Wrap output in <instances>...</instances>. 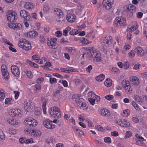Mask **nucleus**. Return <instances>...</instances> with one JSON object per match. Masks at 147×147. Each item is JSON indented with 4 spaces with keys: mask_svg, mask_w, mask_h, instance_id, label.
<instances>
[{
    "mask_svg": "<svg viewBox=\"0 0 147 147\" xmlns=\"http://www.w3.org/2000/svg\"><path fill=\"white\" fill-rule=\"evenodd\" d=\"M84 49L88 51L87 53L88 56L93 58L94 61L98 62L100 61L101 59V55L99 51L97 50L93 47L90 49L86 48Z\"/></svg>",
    "mask_w": 147,
    "mask_h": 147,
    "instance_id": "obj_1",
    "label": "nucleus"
},
{
    "mask_svg": "<svg viewBox=\"0 0 147 147\" xmlns=\"http://www.w3.org/2000/svg\"><path fill=\"white\" fill-rule=\"evenodd\" d=\"M18 45L20 48L25 50H29L32 48L30 42L25 39H20L18 41Z\"/></svg>",
    "mask_w": 147,
    "mask_h": 147,
    "instance_id": "obj_2",
    "label": "nucleus"
},
{
    "mask_svg": "<svg viewBox=\"0 0 147 147\" xmlns=\"http://www.w3.org/2000/svg\"><path fill=\"white\" fill-rule=\"evenodd\" d=\"M126 24V18L122 17H118L116 18L114 21L115 26L119 28L124 26Z\"/></svg>",
    "mask_w": 147,
    "mask_h": 147,
    "instance_id": "obj_3",
    "label": "nucleus"
},
{
    "mask_svg": "<svg viewBox=\"0 0 147 147\" xmlns=\"http://www.w3.org/2000/svg\"><path fill=\"white\" fill-rule=\"evenodd\" d=\"M57 41V39L56 38H48L47 39V44L50 48L53 49H56L58 47Z\"/></svg>",
    "mask_w": 147,
    "mask_h": 147,
    "instance_id": "obj_4",
    "label": "nucleus"
},
{
    "mask_svg": "<svg viewBox=\"0 0 147 147\" xmlns=\"http://www.w3.org/2000/svg\"><path fill=\"white\" fill-rule=\"evenodd\" d=\"M61 111L58 107H52L50 109V115L55 118H59L61 117Z\"/></svg>",
    "mask_w": 147,
    "mask_h": 147,
    "instance_id": "obj_5",
    "label": "nucleus"
},
{
    "mask_svg": "<svg viewBox=\"0 0 147 147\" xmlns=\"http://www.w3.org/2000/svg\"><path fill=\"white\" fill-rule=\"evenodd\" d=\"M7 19L8 21L10 22H14L16 21L17 18V13L14 11L9 10L7 14Z\"/></svg>",
    "mask_w": 147,
    "mask_h": 147,
    "instance_id": "obj_6",
    "label": "nucleus"
},
{
    "mask_svg": "<svg viewBox=\"0 0 147 147\" xmlns=\"http://www.w3.org/2000/svg\"><path fill=\"white\" fill-rule=\"evenodd\" d=\"M116 123L118 125L125 127H128L130 126V123L126 119H119L115 121Z\"/></svg>",
    "mask_w": 147,
    "mask_h": 147,
    "instance_id": "obj_7",
    "label": "nucleus"
},
{
    "mask_svg": "<svg viewBox=\"0 0 147 147\" xmlns=\"http://www.w3.org/2000/svg\"><path fill=\"white\" fill-rule=\"evenodd\" d=\"M121 84L123 87L127 92L129 94L131 93V88L128 80H123Z\"/></svg>",
    "mask_w": 147,
    "mask_h": 147,
    "instance_id": "obj_8",
    "label": "nucleus"
},
{
    "mask_svg": "<svg viewBox=\"0 0 147 147\" xmlns=\"http://www.w3.org/2000/svg\"><path fill=\"white\" fill-rule=\"evenodd\" d=\"M24 122L26 125H28L30 127L36 126L38 124L36 121L32 118H26Z\"/></svg>",
    "mask_w": 147,
    "mask_h": 147,
    "instance_id": "obj_9",
    "label": "nucleus"
},
{
    "mask_svg": "<svg viewBox=\"0 0 147 147\" xmlns=\"http://www.w3.org/2000/svg\"><path fill=\"white\" fill-rule=\"evenodd\" d=\"M113 3V0H103L102 4L104 8L109 10L112 8Z\"/></svg>",
    "mask_w": 147,
    "mask_h": 147,
    "instance_id": "obj_10",
    "label": "nucleus"
},
{
    "mask_svg": "<svg viewBox=\"0 0 147 147\" xmlns=\"http://www.w3.org/2000/svg\"><path fill=\"white\" fill-rule=\"evenodd\" d=\"M43 123L45 126L47 128L52 129L55 127V125L53 123L52 121L48 119H47L43 121Z\"/></svg>",
    "mask_w": 147,
    "mask_h": 147,
    "instance_id": "obj_11",
    "label": "nucleus"
},
{
    "mask_svg": "<svg viewBox=\"0 0 147 147\" xmlns=\"http://www.w3.org/2000/svg\"><path fill=\"white\" fill-rule=\"evenodd\" d=\"M8 26L9 28H13L16 30H20L22 28V25L19 23H8Z\"/></svg>",
    "mask_w": 147,
    "mask_h": 147,
    "instance_id": "obj_12",
    "label": "nucleus"
},
{
    "mask_svg": "<svg viewBox=\"0 0 147 147\" xmlns=\"http://www.w3.org/2000/svg\"><path fill=\"white\" fill-rule=\"evenodd\" d=\"M102 42L109 45L113 42L112 38L110 35H107L105 37H102L101 38Z\"/></svg>",
    "mask_w": 147,
    "mask_h": 147,
    "instance_id": "obj_13",
    "label": "nucleus"
},
{
    "mask_svg": "<svg viewBox=\"0 0 147 147\" xmlns=\"http://www.w3.org/2000/svg\"><path fill=\"white\" fill-rule=\"evenodd\" d=\"M1 71L3 76L5 80L7 79V77L9 75V73L7 70V67L5 65H3L1 66Z\"/></svg>",
    "mask_w": 147,
    "mask_h": 147,
    "instance_id": "obj_14",
    "label": "nucleus"
},
{
    "mask_svg": "<svg viewBox=\"0 0 147 147\" xmlns=\"http://www.w3.org/2000/svg\"><path fill=\"white\" fill-rule=\"evenodd\" d=\"M11 114L12 116L20 117L21 116V111L19 109H13L10 110Z\"/></svg>",
    "mask_w": 147,
    "mask_h": 147,
    "instance_id": "obj_15",
    "label": "nucleus"
},
{
    "mask_svg": "<svg viewBox=\"0 0 147 147\" xmlns=\"http://www.w3.org/2000/svg\"><path fill=\"white\" fill-rule=\"evenodd\" d=\"M136 53L138 56L142 57L147 54V51L145 52L144 51L142 47H137L136 48Z\"/></svg>",
    "mask_w": 147,
    "mask_h": 147,
    "instance_id": "obj_16",
    "label": "nucleus"
},
{
    "mask_svg": "<svg viewBox=\"0 0 147 147\" xmlns=\"http://www.w3.org/2000/svg\"><path fill=\"white\" fill-rule=\"evenodd\" d=\"M20 15L21 17L24 18L27 21H29L31 18L29 15V13L26 11L22 10L20 11Z\"/></svg>",
    "mask_w": 147,
    "mask_h": 147,
    "instance_id": "obj_17",
    "label": "nucleus"
},
{
    "mask_svg": "<svg viewBox=\"0 0 147 147\" xmlns=\"http://www.w3.org/2000/svg\"><path fill=\"white\" fill-rule=\"evenodd\" d=\"M24 109L27 112L29 111L31 109L32 105V103L29 100H26L24 102Z\"/></svg>",
    "mask_w": 147,
    "mask_h": 147,
    "instance_id": "obj_18",
    "label": "nucleus"
},
{
    "mask_svg": "<svg viewBox=\"0 0 147 147\" xmlns=\"http://www.w3.org/2000/svg\"><path fill=\"white\" fill-rule=\"evenodd\" d=\"M11 70L12 74L15 76H19L20 72L19 68L16 66L13 65L11 67Z\"/></svg>",
    "mask_w": 147,
    "mask_h": 147,
    "instance_id": "obj_19",
    "label": "nucleus"
},
{
    "mask_svg": "<svg viewBox=\"0 0 147 147\" xmlns=\"http://www.w3.org/2000/svg\"><path fill=\"white\" fill-rule=\"evenodd\" d=\"M124 8L126 11L132 13L133 11L135 10L136 8L133 5L130 4L125 6Z\"/></svg>",
    "mask_w": 147,
    "mask_h": 147,
    "instance_id": "obj_20",
    "label": "nucleus"
},
{
    "mask_svg": "<svg viewBox=\"0 0 147 147\" xmlns=\"http://www.w3.org/2000/svg\"><path fill=\"white\" fill-rule=\"evenodd\" d=\"M100 113L102 116L106 117H109L111 115L110 111L106 109H101L100 111Z\"/></svg>",
    "mask_w": 147,
    "mask_h": 147,
    "instance_id": "obj_21",
    "label": "nucleus"
},
{
    "mask_svg": "<svg viewBox=\"0 0 147 147\" xmlns=\"http://www.w3.org/2000/svg\"><path fill=\"white\" fill-rule=\"evenodd\" d=\"M60 70L61 72L68 73H71L72 72H75L78 71L76 69L73 67H71L70 68H61Z\"/></svg>",
    "mask_w": 147,
    "mask_h": 147,
    "instance_id": "obj_22",
    "label": "nucleus"
},
{
    "mask_svg": "<svg viewBox=\"0 0 147 147\" xmlns=\"http://www.w3.org/2000/svg\"><path fill=\"white\" fill-rule=\"evenodd\" d=\"M66 19L68 22H73L76 19V16L74 14L68 13L66 16Z\"/></svg>",
    "mask_w": 147,
    "mask_h": 147,
    "instance_id": "obj_23",
    "label": "nucleus"
},
{
    "mask_svg": "<svg viewBox=\"0 0 147 147\" xmlns=\"http://www.w3.org/2000/svg\"><path fill=\"white\" fill-rule=\"evenodd\" d=\"M55 142V140L53 138L50 137L48 138L45 140V144L47 147L51 146Z\"/></svg>",
    "mask_w": 147,
    "mask_h": 147,
    "instance_id": "obj_24",
    "label": "nucleus"
},
{
    "mask_svg": "<svg viewBox=\"0 0 147 147\" xmlns=\"http://www.w3.org/2000/svg\"><path fill=\"white\" fill-rule=\"evenodd\" d=\"M41 134V133L40 131L32 129L31 130L30 133V135L33 137H39Z\"/></svg>",
    "mask_w": 147,
    "mask_h": 147,
    "instance_id": "obj_25",
    "label": "nucleus"
},
{
    "mask_svg": "<svg viewBox=\"0 0 147 147\" xmlns=\"http://www.w3.org/2000/svg\"><path fill=\"white\" fill-rule=\"evenodd\" d=\"M77 105L81 109L85 111L87 110L88 108V106L86 103L80 101H78Z\"/></svg>",
    "mask_w": 147,
    "mask_h": 147,
    "instance_id": "obj_26",
    "label": "nucleus"
},
{
    "mask_svg": "<svg viewBox=\"0 0 147 147\" xmlns=\"http://www.w3.org/2000/svg\"><path fill=\"white\" fill-rule=\"evenodd\" d=\"M38 34V32L35 31H32L27 33V37L29 38H34Z\"/></svg>",
    "mask_w": 147,
    "mask_h": 147,
    "instance_id": "obj_27",
    "label": "nucleus"
},
{
    "mask_svg": "<svg viewBox=\"0 0 147 147\" xmlns=\"http://www.w3.org/2000/svg\"><path fill=\"white\" fill-rule=\"evenodd\" d=\"M135 136L138 139V140L136 142V144L139 145H141L143 143V142L144 140V138L141 136L138 135L137 134H136Z\"/></svg>",
    "mask_w": 147,
    "mask_h": 147,
    "instance_id": "obj_28",
    "label": "nucleus"
},
{
    "mask_svg": "<svg viewBox=\"0 0 147 147\" xmlns=\"http://www.w3.org/2000/svg\"><path fill=\"white\" fill-rule=\"evenodd\" d=\"M130 81L132 84L138 85L140 82L139 79L136 76H132L130 78Z\"/></svg>",
    "mask_w": 147,
    "mask_h": 147,
    "instance_id": "obj_29",
    "label": "nucleus"
},
{
    "mask_svg": "<svg viewBox=\"0 0 147 147\" xmlns=\"http://www.w3.org/2000/svg\"><path fill=\"white\" fill-rule=\"evenodd\" d=\"M54 11L55 13L56 14L59 18H61L63 17V12L61 9L56 8Z\"/></svg>",
    "mask_w": 147,
    "mask_h": 147,
    "instance_id": "obj_30",
    "label": "nucleus"
},
{
    "mask_svg": "<svg viewBox=\"0 0 147 147\" xmlns=\"http://www.w3.org/2000/svg\"><path fill=\"white\" fill-rule=\"evenodd\" d=\"M138 27V24L137 23H135L131 27L128 28L127 31L129 32H133L137 29Z\"/></svg>",
    "mask_w": 147,
    "mask_h": 147,
    "instance_id": "obj_31",
    "label": "nucleus"
},
{
    "mask_svg": "<svg viewBox=\"0 0 147 147\" xmlns=\"http://www.w3.org/2000/svg\"><path fill=\"white\" fill-rule=\"evenodd\" d=\"M7 121L9 123L13 125H17L18 123V121L13 118L8 119Z\"/></svg>",
    "mask_w": 147,
    "mask_h": 147,
    "instance_id": "obj_32",
    "label": "nucleus"
},
{
    "mask_svg": "<svg viewBox=\"0 0 147 147\" xmlns=\"http://www.w3.org/2000/svg\"><path fill=\"white\" fill-rule=\"evenodd\" d=\"M5 95V93L4 90H0V101L2 102L3 101Z\"/></svg>",
    "mask_w": 147,
    "mask_h": 147,
    "instance_id": "obj_33",
    "label": "nucleus"
},
{
    "mask_svg": "<svg viewBox=\"0 0 147 147\" xmlns=\"http://www.w3.org/2000/svg\"><path fill=\"white\" fill-rule=\"evenodd\" d=\"M105 78V75L101 74L95 78L96 80L100 82L104 80Z\"/></svg>",
    "mask_w": 147,
    "mask_h": 147,
    "instance_id": "obj_34",
    "label": "nucleus"
},
{
    "mask_svg": "<svg viewBox=\"0 0 147 147\" xmlns=\"http://www.w3.org/2000/svg\"><path fill=\"white\" fill-rule=\"evenodd\" d=\"M13 101L11 98H8L5 99L4 103L6 105H10L12 104Z\"/></svg>",
    "mask_w": 147,
    "mask_h": 147,
    "instance_id": "obj_35",
    "label": "nucleus"
},
{
    "mask_svg": "<svg viewBox=\"0 0 147 147\" xmlns=\"http://www.w3.org/2000/svg\"><path fill=\"white\" fill-rule=\"evenodd\" d=\"M24 7L26 9H31L34 7V5L31 3L27 2L25 4Z\"/></svg>",
    "mask_w": 147,
    "mask_h": 147,
    "instance_id": "obj_36",
    "label": "nucleus"
},
{
    "mask_svg": "<svg viewBox=\"0 0 147 147\" xmlns=\"http://www.w3.org/2000/svg\"><path fill=\"white\" fill-rule=\"evenodd\" d=\"M130 113V111L128 109L124 110L123 112L122 115L124 117H127Z\"/></svg>",
    "mask_w": 147,
    "mask_h": 147,
    "instance_id": "obj_37",
    "label": "nucleus"
},
{
    "mask_svg": "<svg viewBox=\"0 0 147 147\" xmlns=\"http://www.w3.org/2000/svg\"><path fill=\"white\" fill-rule=\"evenodd\" d=\"M104 84L106 86H110L112 84L111 80L109 78L107 79L104 82Z\"/></svg>",
    "mask_w": 147,
    "mask_h": 147,
    "instance_id": "obj_38",
    "label": "nucleus"
},
{
    "mask_svg": "<svg viewBox=\"0 0 147 147\" xmlns=\"http://www.w3.org/2000/svg\"><path fill=\"white\" fill-rule=\"evenodd\" d=\"M51 66V64L50 62H47L42 67L44 69L48 70L49 69V67H50Z\"/></svg>",
    "mask_w": 147,
    "mask_h": 147,
    "instance_id": "obj_39",
    "label": "nucleus"
},
{
    "mask_svg": "<svg viewBox=\"0 0 147 147\" xmlns=\"http://www.w3.org/2000/svg\"><path fill=\"white\" fill-rule=\"evenodd\" d=\"M28 63L31 66L36 68H37L38 67V66L37 64L34 63L31 61L29 60L28 61Z\"/></svg>",
    "mask_w": 147,
    "mask_h": 147,
    "instance_id": "obj_40",
    "label": "nucleus"
},
{
    "mask_svg": "<svg viewBox=\"0 0 147 147\" xmlns=\"http://www.w3.org/2000/svg\"><path fill=\"white\" fill-rule=\"evenodd\" d=\"M78 119L80 121H84L85 119V116L84 114L79 115H78Z\"/></svg>",
    "mask_w": 147,
    "mask_h": 147,
    "instance_id": "obj_41",
    "label": "nucleus"
},
{
    "mask_svg": "<svg viewBox=\"0 0 147 147\" xmlns=\"http://www.w3.org/2000/svg\"><path fill=\"white\" fill-rule=\"evenodd\" d=\"M135 51L134 50H132L127 54L128 56L129 57L133 58L135 55Z\"/></svg>",
    "mask_w": 147,
    "mask_h": 147,
    "instance_id": "obj_42",
    "label": "nucleus"
},
{
    "mask_svg": "<svg viewBox=\"0 0 147 147\" xmlns=\"http://www.w3.org/2000/svg\"><path fill=\"white\" fill-rule=\"evenodd\" d=\"M86 121L87 122L88 124V125L89 127H93L94 125L92 122L89 119H86Z\"/></svg>",
    "mask_w": 147,
    "mask_h": 147,
    "instance_id": "obj_43",
    "label": "nucleus"
},
{
    "mask_svg": "<svg viewBox=\"0 0 147 147\" xmlns=\"http://www.w3.org/2000/svg\"><path fill=\"white\" fill-rule=\"evenodd\" d=\"M134 99L135 100L137 101L142 102L143 101L142 98L138 95H136L134 96Z\"/></svg>",
    "mask_w": 147,
    "mask_h": 147,
    "instance_id": "obj_44",
    "label": "nucleus"
},
{
    "mask_svg": "<svg viewBox=\"0 0 147 147\" xmlns=\"http://www.w3.org/2000/svg\"><path fill=\"white\" fill-rule=\"evenodd\" d=\"M132 136V133L130 131H128L126 132L124 138L127 139L131 137Z\"/></svg>",
    "mask_w": 147,
    "mask_h": 147,
    "instance_id": "obj_45",
    "label": "nucleus"
},
{
    "mask_svg": "<svg viewBox=\"0 0 147 147\" xmlns=\"http://www.w3.org/2000/svg\"><path fill=\"white\" fill-rule=\"evenodd\" d=\"M67 51L70 53H73L75 52V49L73 47H69L67 48Z\"/></svg>",
    "mask_w": 147,
    "mask_h": 147,
    "instance_id": "obj_46",
    "label": "nucleus"
},
{
    "mask_svg": "<svg viewBox=\"0 0 147 147\" xmlns=\"http://www.w3.org/2000/svg\"><path fill=\"white\" fill-rule=\"evenodd\" d=\"M79 31L76 29L73 30L69 32V34L72 35H75L78 34Z\"/></svg>",
    "mask_w": 147,
    "mask_h": 147,
    "instance_id": "obj_47",
    "label": "nucleus"
},
{
    "mask_svg": "<svg viewBox=\"0 0 147 147\" xmlns=\"http://www.w3.org/2000/svg\"><path fill=\"white\" fill-rule=\"evenodd\" d=\"M43 10L44 12L46 13H48L49 12L50 8L49 6L45 5L44 6Z\"/></svg>",
    "mask_w": 147,
    "mask_h": 147,
    "instance_id": "obj_48",
    "label": "nucleus"
},
{
    "mask_svg": "<svg viewBox=\"0 0 147 147\" xmlns=\"http://www.w3.org/2000/svg\"><path fill=\"white\" fill-rule=\"evenodd\" d=\"M80 40L81 42L84 44L86 45L88 43V40L84 37L81 38Z\"/></svg>",
    "mask_w": 147,
    "mask_h": 147,
    "instance_id": "obj_49",
    "label": "nucleus"
},
{
    "mask_svg": "<svg viewBox=\"0 0 147 147\" xmlns=\"http://www.w3.org/2000/svg\"><path fill=\"white\" fill-rule=\"evenodd\" d=\"M49 81L50 83L51 84L56 83L57 82V79L53 78H50L49 79Z\"/></svg>",
    "mask_w": 147,
    "mask_h": 147,
    "instance_id": "obj_50",
    "label": "nucleus"
},
{
    "mask_svg": "<svg viewBox=\"0 0 147 147\" xmlns=\"http://www.w3.org/2000/svg\"><path fill=\"white\" fill-rule=\"evenodd\" d=\"M19 141L20 143L23 144L25 143L26 144L27 138H21L19 139Z\"/></svg>",
    "mask_w": 147,
    "mask_h": 147,
    "instance_id": "obj_51",
    "label": "nucleus"
},
{
    "mask_svg": "<svg viewBox=\"0 0 147 147\" xmlns=\"http://www.w3.org/2000/svg\"><path fill=\"white\" fill-rule=\"evenodd\" d=\"M88 95L89 98H93L94 96H95V93L93 92H90L88 93Z\"/></svg>",
    "mask_w": 147,
    "mask_h": 147,
    "instance_id": "obj_52",
    "label": "nucleus"
},
{
    "mask_svg": "<svg viewBox=\"0 0 147 147\" xmlns=\"http://www.w3.org/2000/svg\"><path fill=\"white\" fill-rule=\"evenodd\" d=\"M132 105L136 110H139L140 108L138 105L135 102L133 101L132 102Z\"/></svg>",
    "mask_w": 147,
    "mask_h": 147,
    "instance_id": "obj_53",
    "label": "nucleus"
},
{
    "mask_svg": "<svg viewBox=\"0 0 147 147\" xmlns=\"http://www.w3.org/2000/svg\"><path fill=\"white\" fill-rule=\"evenodd\" d=\"M26 75L27 76L30 78H33V74L31 71H28L26 72Z\"/></svg>",
    "mask_w": 147,
    "mask_h": 147,
    "instance_id": "obj_54",
    "label": "nucleus"
},
{
    "mask_svg": "<svg viewBox=\"0 0 147 147\" xmlns=\"http://www.w3.org/2000/svg\"><path fill=\"white\" fill-rule=\"evenodd\" d=\"M2 41L5 43L10 46H13V45L12 44L9 42L8 40L4 38H2Z\"/></svg>",
    "mask_w": 147,
    "mask_h": 147,
    "instance_id": "obj_55",
    "label": "nucleus"
},
{
    "mask_svg": "<svg viewBox=\"0 0 147 147\" xmlns=\"http://www.w3.org/2000/svg\"><path fill=\"white\" fill-rule=\"evenodd\" d=\"M13 93L15 94L14 97L16 99H18L20 94V92L18 91H14Z\"/></svg>",
    "mask_w": 147,
    "mask_h": 147,
    "instance_id": "obj_56",
    "label": "nucleus"
},
{
    "mask_svg": "<svg viewBox=\"0 0 147 147\" xmlns=\"http://www.w3.org/2000/svg\"><path fill=\"white\" fill-rule=\"evenodd\" d=\"M104 142L108 144H110L111 143V139L109 137H106L105 138Z\"/></svg>",
    "mask_w": 147,
    "mask_h": 147,
    "instance_id": "obj_57",
    "label": "nucleus"
},
{
    "mask_svg": "<svg viewBox=\"0 0 147 147\" xmlns=\"http://www.w3.org/2000/svg\"><path fill=\"white\" fill-rule=\"evenodd\" d=\"M5 135L4 134L3 131L0 128V138L2 140H4L5 139Z\"/></svg>",
    "mask_w": 147,
    "mask_h": 147,
    "instance_id": "obj_58",
    "label": "nucleus"
},
{
    "mask_svg": "<svg viewBox=\"0 0 147 147\" xmlns=\"http://www.w3.org/2000/svg\"><path fill=\"white\" fill-rule=\"evenodd\" d=\"M96 128L98 129V131L103 132L105 131V129L100 125H98L95 126Z\"/></svg>",
    "mask_w": 147,
    "mask_h": 147,
    "instance_id": "obj_59",
    "label": "nucleus"
},
{
    "mask_svg": "<svg viewBox=\"0 0 147 147\" xmlns=\"http://www.w3.org/2000/svg\"><path fill=\"white\" fill-rule=\"evenodd\" d=\"M39 41L42 43H44L45 42V38L43 36H40L39 37Z\"/></svg>",
    "mask_w": 147,
    "mask_h": 147,
    "instance_id": "obj_60",
    "label": "nucleus"
},
{
    "mask_svg": "<svg viewBox=\"0 0 147 147\" xmlns=\"http://www.w3.org/2000/svg\"><path fill=\"white\" fill-rule=\"evenodd\" d=\"M55 35L57 37H61L62 36V32L60 31H58L55 32Z\"/></svg>",
    "mask_w": 147,
    "mask_h": 147,
    "instance_id": "obj_61",
    "label": "nucleus"
},
{
    "mask_svg": "<svg viewBox=\"0 0 147 147\" xmlns=\"http://www.w3.org/2000/svg\"><path fill=\"white\" fill-rule=\"evenodd\" d=\"M113 96L111 95H107L105 96V98L108 100H110L113 99Z\"/></svg>",
    "mask_w": 147,
    "mask_h": 147,
    "instance_id": "obj_62",
    "label": "nucleus"
},
{
    "mask_svg": "<svg viewBox=\"0 0 147 147\" xmlns=\"http://www.w3.org/2000/svg\"><path fill=\"white\" fill-rule=\"evenodd\" d=\"M16 129H11L9 130V133L11 134H14L16 133Z\"/></svg>",
    "mask_w": 147,
    "mask_h": 147,
    "instance_id": "obj_63",
    "label": "nucleus"
},
{
    "mask_svg": "<svg viewBox=\"0 0 147 147\" xmlns=\"http://www.w3.org/2000/svg\"><path fill=\"white\" fill-rule=\"evenodd\" d=\"M123 67L125 69H127L129 67V65L127 61H126L124 63Z\"/></svg>",
    "mask_w": 147,
    "mask_h": 147,
    "instance_id": "obj_64",
    "label": "nucleus"
}]
</instances>
